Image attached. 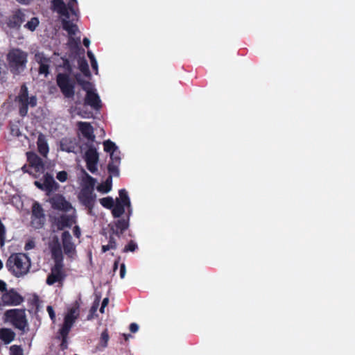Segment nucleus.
I'll use <instances>...</instances> for the list:
<instances>
[{
	"label": "nucleus",
	"mask_w": 355,
	"mask_h": 355,
	"mask_svg": "<svg viewBox=\"0 0 355 355\" xmlns=\"http://www.w3.org/2000/svg\"><path fill=\"white\" fill-rule=\"evenodd\" d=\"M112 186V175H109L103 183H101L97 187V190L100 192L106 193L111 191Z\"/></svg>",
	"instance_id": "c756f323"
},
{
	"label": "nucleus",
	"mask_w": 355,
	"mask_h": 355,
	"mask_svg": "<svg viewBox=\"0 0 355 355\" xmlns=\"http://www.w3.org/2000/svg\"><path fill=\"white\" fill-rule=\"evenodd\" d=\"M39 23L40 21L37 17H33L24 25V27L31 31H34L38 26Z\"/></svg>",
	"instance_id": "c9c22d12"
},
{
	"label": "nucleus",
	"mask_w": 355,
	"mask_h": 355,
	"mask_svg": "<svg viewBox=\"0 0 355 355\" xmlns=\"http://www.w3.org/2000/svg\"><path fill=\"white\" fill-rule=\"evenodd\" d=\"M3 262L0 259V270L3 268Z\"/></svg>",
	"instance_id": "69168bd1"
},
{
	"label": "nucleus",
	"mask_w": 355,
	"mask_h": 355,
	"mask_svg": "<svg viewBox=\"0 0 355 355\" xmlns=\"http://www.w3.org/2000/svg\"><path fill=\"white\" fill-rule=\"evenodd\" d=\"M73 235L76 238H80V236L81 235V232H80V227L76 225L73 227Z\"/></svg>",
	"instance_id": "09e8293b"
},
{
	"label": "nucleus",
	"mask_w": 355,
	"mask_h": 355,
	"mask_svg": "<svg viewBox=\"0 0 355 355\" xmlns=\"http://www.w3.org/2000/svg\"><path fill=\"white\" fill-rule=\"evenodd\" d=\"M5 63L3 60L0 58V83H3L6 81L7 71L3 68Z\"/></svg>",
	"instance_id": "4c0bfd02"
},
{
	"label": "nucleus",
	"mask_w": 355,
	"mask_h": 355,
	"mask_svg": "<svg viewBox=\"0 0 355 355\" xmlns=\"http://www.w3.org/2000/svg\"><path fill=\"white\" fill-rule=\"evenodd\" d=\"M120 152L116 151L110 154V163H114L116 164H120L121 163V157L119 155Z\"/></svg>",
	"instance_id": "79ce46f5"
},
{
	"label": "nucleus",
	"mask_w": 355,
	"mask_h": 355,
	"mask_svg": "<svg viewBox=\"0 0 355 355\" xmlns=\"http://www.w3.org/2000/svg\"><path fill=\"white\" fill-rule=\"evenodd\" d=\"M5 321L10 322L15 329L25 331L28 323L25 309H12L5 311Z\"/></svg>",
	"instance_id": "20e7f679"
},
{
	"label": "nucleus",
	"mask_w": 355,
	"mask_h": 355,
	"mask_svg": "<svg viewBox=\"0 0 355 355\" xmlns=\"http://www.w3.org/2000/svg\"><path fill=\"white\" fill-rule=\"evenodd\" d=\"M83 44L85 47H88L90 44V41L88 38L85 37L83 40Z\"/></svg>",
	"instance_id": "13d9d810"
},
{
	"label": "nucleus",
	"mask_w": 355,
	"mask_h": 355,
	"mask_svg": "<svg viewBox=\"0 0 355 355\" xmlns=\"http://www.w3.org/2000/svg\"><path fill=\"white\" fill-rule=\"evenodd\" d=\"M49 201L53 209L68 211L72 208L71 203L61 194H55Z\"/></svg>",
	"instance_id": "ddd939ff"
},
{
	"label": "nucleus",
	"mask_w": 355,
	"mask_h": 355,
	"mask_svg": "<svg viewBox=\"0 0 355 355\" xmlns=\"http://www.w3.org/2000/svg\"><path fill=\"white\" fill-rule=\"evenodd\" d=\"M87 56H88V58H89L90 62H91V61H92V60H96V58H95V57H94V54L92 53V51H87Z\"/></svg>",
	"instance_id": "bf43d9fd"
},
{
	"label": "nucleus",
	"mask_w": 355,
	"mask_h": 355,
	"mask_svg": "<svg viewBox=\"0 0 355 355\" xmlns=\"http://www.w3.org/2000/svg\"><path fill=\"white\" fill-rule=\"evenodd\" d=\"M78 126L85 138L91 141H94L95 135L94 134V128L89 122L80 121L78 123Z\"/></svg>",
	"instance_id": "aec40b11"
},
{
	"label": "nucleus",
	"mask_w": 355,
	"mask_h": 355,
	"mask_svg": "<svg viewBox=\"0 0 355 355\" xmlns=\"http://www.w3.org/2000/svg\"><path fill=\"white\" fill-rule=\"evenodd\" d=\"M120 261V257H118L117 259L114 261V265H113V270L115 272L118 269L119 263Z\"/></svg>",
	"instance_id": "6e6d98bb"
},
{
	"label": "nucleus",
	"mask_w": 355,
	"mask_h": 355,
	"mask_svg": "<svg viewBox=\"0 0 355 355\" xmlns=\"http://www.w3.org/2000/svg\"><path fill=\"white\" fill-rule=\"evenodd\" d=\"M123 336H124L125 340H128V337L131 336L130 334H128V335L127 334H123Z\"/></svg>",
	"instance_id": "338daca9"
},
{
	"label": "nucleus",
	"mask_w": 355,
	"mask_h": 355,
	"mask_svg": "<svg viewBox=\"0 0 355 355\" xmlns=\"http://www.w3.org/2000/svg\"><path fill=\"white\" fill-rule=\"evenodd\" d=\"M56 83L65 98H73L75 94V82L69 73H59L56 76Z\"/></svg>",
	"instance_id": "39448f33"
},
{
	"label": "nucleus",
	"mask_w": 355,
	"mask_h": 355,
	"mask_svg": "<svg viewBox=\"0 0 355 355\" xmlns=\"http://www.w3.org/2000/svg\"><path fill=\"white\" fill-rule=\"evenodd\" d=\"M109 340V334L107 330H104L101 335V343L103 347H107Z\"/></svg>",
	"instance_id": "a19ab883"
},
{
	"label": "nucleus",
	"mask_w": 355,
	"mask_h": 355,
	"mask_svg": "<svg viewBox=\"0 0 355 355\" xmlns=\"http://www.w3.org/2000/svg\"><path fill=\"white\" fill-rule=\"evenodd\" d=\"M130 331L132 332V333H135L138 331L139 329V326L136 323H131L130 324Z\"/></svg>",
	"instance_id": "603ef678"
},
{
	"label": "nucleus",
	"mask_w": 355,
	"mask_h": 355,
	"mask_svg": "<svg viewBox=\"0 0 355 355\" xmlns=\"http://www.w3.org/2000/svg\"><path fill=\"white\" fill-rule=\"evenodd\" d=\"M17 2L21 4H28L31 0H16Z\"/></svg>",
	"instance_id": "680f3d73"
},
{
	"label": "nucleus",
	"mask_w": 355,
	"mask_h": 355,
	"mask_svg": "<svg viewBox=\"0 0 355 355\" xmlns=\"http://www.w3.org/2000/svg\"><path fill=\"white\" fill-rule=\"evenodd\" d=\"M73 222L72 218L70 216L62 214L54 218L53 226L55 227L57 230H62L66 227H71Z\"/></svg>",
	"instance_id": "a211bd4d"
},
{
	"label": "nucleus",
	"mask_w": 355,
	"mask_h": 355,
	"mask_svg": "<svg viewBox=\"0 0 355 355\" xmlns=\"http://www.w3.org/2000/svg\"><path fill=\"white\" fill-rule=\"evenodd\" d=\"M61 148L62 150H65L67 152H71V150L70 149H65L63 146V144L61 145Z\"/></svg>",
	"instance_id": "0e129e2a"
},
{
	"label": "nucleus",
	"mask_w": 355,
	"mask_h": 355,
	"mask_svg": "<svg viewBox=\"0 0 355 355\" xmlns=\"http://www.w3.org/2000/svg\"><path fill=\"white\" fill-rule=\"evenodd\" d=\"M1 301L3 305L17 306L23 302L24 298L14 288H10L2 294Z\"/></svg>",
	"instance_id": "9d476101"
},
{
	"label": "nucleus",
	"mask_w": 355,
	"mask_h": 355,
	"mask_svg": "<svg viewBox=\"0 0 355 355\" xmlns=\"http://www.w3.org/2000/svg\"><path fill=\"white\" fill-rule=\"evenodd\" d=\"M101 205L107 209H112L114 207V200L112 197H105L100 199Z\"/></svg>",
	"instance_id": "e433bc0d"
},
{
	"label": "nucleus",
	"mask_w": 355,
	"mask_h": 355,
	"mask_svg": "<svg viewBox=\"0 0 355 355\" xmlns=\"http://www.w3.org/2000/svg\"><path fill=\"white\" fill-rule=\"evenodd\" d=\"M35 247V243L33 241H28L25 244V250H28Z\"/></svg>",
	"instance_id": "864d4df0"
},
{
	"label": "nucleus",
	"mask_w": 355,
	"mask_h": 355,
	"mask_svg": "<svg viewBox=\"0 0 355 355\" xmlns=\"http://www.w3.org/2000/svg\"><path fill=\"white\" fill-rule=\"evenodd\" d=\"M56 178L60 182H64L68 178V174L65 171H59L56 175Z\"/></svg>",
	"instance_id": "37998d69"
},
{
	"label": "nucleus",
	"mask_w": 355,
	"mask_h": 355,
	"mask_svg": "<svg viewBox=\"0 0 355 355\" xmlns=\"http://www.w3.org/2000/svg\"><path fill=\"white\" fill-rule=\"evenodd\" d=\"M125 272H126V269H125V265L124 263H121V267H120V277L121 278H124L125 275Z\"/></svg>",
	"instance_id": "3c124183"
},
{
	"label": "nucleus",
	"mask_w": 355,
	"mask_h": 355,
	"mask_svg": "<svg viewBox=\"0 0 355 355\" xmlns=\"http://www.w3.org/2000/svg\"><path fill=\"white\" fill-rule=\"evenodd\" d=\"M105 307H106V306H103V305H101V308H100V312H101V313H104V310H105Z\"/></svg>",
	"instance_id": "e2e57ef3"
},
{
	"label": "nucleus",
	"mask_w": 355,
	"mask_h": 355,
	"mask_svg": "<svg viewBox=\"0 0 355 355\" xmlns=\"http://www.w3.org/2000/svg\"><path fill=\"white\" fill-rule=\"evenodd\" d=\"M35 58L36 62L39 64V73L44 74L46 77L49 74L50 58H46L42 53H36Z\"/></svg>",
	"instance_id": "f3484780"
},
{
	"label": "nucleus",
	"mask_w": 355,
	"mask_h": 355,
	"mask_svg": "<svg viewBox=\"0 0 355 355\" xmlns=\"http://www.w3.org/2000/svg\"><path fill=\"white\" fill-rule=\"evenodd\" d=\"M99 159V155L95 147L89 146L85 153V160L87 168L92 173L97 171V164Z\"/></svg>",
	"instance_id": "6e6552de"
},
{
	"label": "nucleus",
	"mask_w": 355,
	"mask_h": 355,
	"mask_svg": "<svg viewBox=\"0 0 355 355\" xmlns=\"http://www.w3.org/2000/svg\"><path fill=\"white\" fill-rule=\"evenodd\" d=\"M51 3L52 9L61 16L69 19V12H71L73 15L76 17H78V10H76L74 8L75 5L77 4L76 0H70L67 6H66L63 0H53Z\"/></svg>",
	"instance_id": "423d86ee"
},
{
	"label": "nucleus",
	"mask_w": 355,
	"mask_h": 355,
	"mask_svg": "<svg viewBox=\"0 0 355 355\" xmlns=\"http://www.w3.org/2000/svg\"><path fill=\"white\" fill-rule=\"evenodd\" d=\"M15 338V333L9 328L0 329V340L5 344L10 343Z\"/></svg>",
	"instance_id": "b1692460"
},
{
	"label": "nucleus",
	"mask_w": 355,
	"mask_h": 355,
	"mask_svg": "<svg viewBox=\"0 0 355 355\" xmlns=\"http://www.w3.org/2000/svg\"><path fill=\"white\" fill-rule=\"evenodd\" d=\"M27 159L30 166L35 168L36 172H43L44 164L43 160L35 153H27Z\"/></svg>",
	"instance_id": "6ab92c4d"
},
{
	"label": "nucleus",
	"mask_w": 355,
	"mask_h": 355,
	"mask_svg": "<svg viewBox=\"0 0 355 355\" xmlns=\"http://www.w3.org/2000/svg\"><path fill=\"white\" fill-rule=\"evenodd\" d=\"M91 65L94 70L98 71V64L96 60L91 61Z\"/></svg>",
	"instance_id": "4d7b16f0"
},
{
	"label": "nucleus",
	"mask_w": 355,
	"mask_h": 355,
	"mask_svg": "<svg viewBox=\"0 0 355 355\" xmlns=\"http://www.w3.org/2000/svg\"><path fill=\"white\" fill-rule=\"evenodd\" d=\"M96 198V196L94 193L92 189L88 187H83L78 195L80 202L88 209L89 213H91L94 208Z\"/></svg>",
	"instance_id": "0eeeda50"
},
{
	"label": "nucleus",
	"mask_w": 355,
	"mask_h": 355,
	"mask_svg": "<svg viewBox=\"0 0 355 355\" xmlns=\"http://www.w3.org/2000/svg\"><path fill=\"white\" fill-rule=\"evenodd\" d=\"M34 184L42 191H44V182H41L40 181H35Z\"/></svg>",
	"instance_id": "5fc2aeb1"
},
{
	"label": "nucleus",
	"mask_w": 355,
	"mask_h": 355,
	"mask_svg": "<svg viewBox=\"0 0 355 355\" xmlns=\"http://www.w3.org/2000/svg\"><path fill=\"white\" fill-rule=\"evenodd\" d=\"M119 198L118 199L119 200V202L126 205V207L128 208V214L130 215L132 213L131 202L127 191L125 189H120L119 191Z\"/></svg>",
	"instance_id": "a878e982"
},
{
	"label": "nucleus",
	"mask_w": 355,
	"mask_h": 355,
	"mask_svg": "<svg viewBox=\"0 0 355 355\" xmlns=\"http://www.w3.org/2000/svg\"><path fill=\"white\" fill-rule=\"evenodd\" d=\"M31 261L30 257L25 253H12L6 262L8 270L15 277L26 275L30 270Z\"/></svg>",
	"instance_id": "f257e3e1"
},
{
	"label": "nucleus",
	"mask_w": 355,
	"mask_h": 355,
	"mask_svg": "<svg viewBox=\"0 0 355 355\" xmlns=\"http://www.w3.org/2000/svg\"><path fill=\"white\" fill-rule=\"evenodd\" d=\"M70 331V329H67L64 327H61L60 329L59 330V336H58L57 338L58 339H61L60 348L62 351L68 348V336Z\"/></svg>",
	"instance_id": "393cba45"
},
{
	"label": "nucleus",
	"mask_w": 355,
	"mask_h": 355,
	"mask_svg": "<svg viewBox=\"0 0 355 355\" xmlns=\"http://www.w3.org/2000/svg\"><path fill=\"white\" fill-rule=\"evenodd\" d=\"M22 170H23L24 172H28V171L26 169V166H24L22 167Z\"/></svg>",
	"instance_id": "774afa93"
},
{
	"label": "nucleus",
	"mask_w": 355,
	"mask_h": 355,
	"mask_svg": "<svg viewBox=\"0 0 355 355\" xmlns=\"http://www.w3.org/2000/svg\"><path fill=\"white\" fill-rule=\"evenodd\" d=\"M130 215L127 218H119L109 225L111 234L120 237L129 227Z\"/></svg>",
	"instance_id": "f8f14e48"
},
{
	"label": "nucleus",
	"mask_w": 355,
	"mask_h": 355,
	"mask_svg": "<svg viewBox=\"0 0 355 355\" xmlns=\"http://www.w3.org/2000/svg\"><path fill=\"white\" fill-rule=\"evenodd\" d=\"M62 28L66 31L69 35H73L78 30L76 24L68 20L66 17L62 19Z\"/></svg>",
	"instance_id": "cd10ccee"
},
{
	"label": "nucleus",
	"mask_w": 355,
	"mask_h": 355,
	"mask_svg": "<svg viewBox=\"0 0 355 355\" xmlns=\"http://www.w3.org/2000/svg\"><path fill=\"white\" fill-rule=\"evenodd\" d=\"M108 302H109V299L107 297H105L103 300L101 305H103V306H107L108 304Z\"/></svg>",
	"instance_id": "052dcab7"
},
{
	"label": "nucleus",
	"mask_w": 355,
	"mask_h": 355,
	"mask_svg": "<svg viewBox=\"0 0 355 355\" xmlns=\"http://www.w3.org/2000/svg\"><path fill=\"white\" fill-rule=\"evenodd\" d=\"M0 291H1L3 293L8 291L7 290V284L6 283L0 279Z\"/></svg>",
	"instance_id": "8fccbe9b"
},
{
	"label": "nucleus",
	"mask_w": 355,
	"mask_h": 355,
	"mask_svg": "<svg viewBox=\"0 0 355 355\" xmlns=\"http://www.w3.org/2000/svg\"><path fill=\"white\" fill-rule=\"evenodd\" d=\"M78 69L83 73V75L86 77H90L91 73L89 69V65L87 61L83 58H80L78 61Z\"/></svg>",
	"instance_id": "7c9ffc66"
},
{
	"label": "nucleus",
	"mask_w": 355,
	"mask_h": 355,
	"mask_svg": "<svg viewBox=\"0 0 355 355\" xmlns=\"http://www.w3.org/2000/svg\"><path fill=\"white\" fill-rule=\"evenodd\" d=\"M24 21L25 15L18 10L10 17L8 24L10 28H19Z\"/></svg>",
	"instance_id": "4be33fe9"
},
{
	"label": "nucleus",
	"mask_w": 355,
	"mask_h": 355,
	"mask_svg": "<svg viewBox=\"0 0 355 355\" xmlns=\"http://www.w3.org/2000/svg\"><path fill=\"white\" fill-rule=\"evenodd\" d=\"M76 80L79 85L82 87V89L84 91H87L89 89L92 88V83L85 80L82 78L81 75L80 73H76L75 75Z\"/></svg>",
	"instance_id": "2f4dec72"
},
{
	"label": "nucleus",
	"mask_w": 355,
	"mask_h": 355,
	"mask_svg": "<svg viewBox=\"0 0 355 355\" xmlns=\"http://www.w3.org/2000/svg\"><path fill=\"white\" fill-rule=\"evenodd\" d=\"M37 145L38 152L40 153V155L44 157H46L49 151V148L44 135L40 133L38 135Z\"/></svg>",
	"instance_id": "5701e85b"
},
{
	"label": "nucleus",
	"mask_w": 355,
	"mask_h": 355,
	"mask_svg": "<svg viewBox=\"0 0 355 355\" xmlns=\"http://www.w3.org/2000/svg\"><path fill=\"white\" fill-rule=\"evenodd\" d=\"M79 315L80 305L78 302H75L72 306L68 309L67 313L64 318V322L62 327L71 329V327L79 317Z\"/></svg>",
	"instance_id": "1a4fd4ad"
},
{
	"label": "nucleus",
	"mask_w": 355,
	"mask_h": 355,
	"mask_svg": "<svg viewBox=\"0 0 355 355\" xmlns=\"http://www.w3.org/2000/svg\"><path fill=\"white\" fill-rule=\"evenodd\" d=\"M32 223H37V227H41L44 223L45 216L42 206L38 202H35L32 207Z\"/></svg>",
	"instance_id": "dca6fc26"
},
{
	"label": "nucleus",
	"mask_w": 355,
	"mask_h": 355,
	"mask_svg": "<svg viewBox=\"0 0 355 355\" xmlns=\"http://www.w3.org/2000/svg\"><path fill=\"white\" fill-rule=\"evenodd\" d=\"M8 69L14 76L22 73L28 62V53L19 48L11 49L6 55Z\"/></svg>",
	"instance_id": "f03ea898"
},
{
	"label": "nucleus",
	"mask_w": 355,
	"mask_h": 355,
	"mask_svg": "<svg viewBox=\"0 0 355 355\" xmlns=\"http://www.w3.org/2000/svg\"><path fill=\"white\" fill-rule=\"evenodd\" d=\"M62 242L64 252L69 257H73L76 254V246L72 241V237L69 232L64 231L62 234Z\"/></svg>",
	"instance_id": "4468645a"
},
{
	"label": "nucleus",
	"mask_w": 355,
	"mask_h": 355,
	"mask_svg": "<svg viewBox=\"0 0 355 355\" xmlns=\"http://www.w3.org/2000/svg\"><path fill=\"white\" fill-rule=\"evenodd\" d=\"M98 304H99V299L97 298L94 300V302L90 309L91 313H94L97 311Z\"/></svg>",
	"instance_id": "de8ad7c7"
},
{
	"label": "nucleus",
	"mask_w": 355,
	"mask_h": 355,
	"mask_svg": "<svg viewBox=\"0 0 355 355\" xmlns=\"http://www.w3.org/2000/svg\"><path fill=\"white\" fill-rule=\"evenodd\" d=\"M116 248V242L114 235L111 234L109 237L108 244L102 246V252H105L110 250H115Z\"/></svg>",
	"instance_id": "72a5a7b5"
},
{
	"label": "nucleus",
	"mask_w": 355,
	"mask_h": 355,
	"mask_svg": "<svg viewBox=\"0 0 355 355\" xmlns=\"http://www.w3.org/2000/svg\"><path fill=\"white\" fill-rule=\"evenodd\" d=\"M119 164L109 162L107 165V171L110 174L109 175H112V177H118L119 175Z\"/></svg>",
	"instance_id": "f704fd0d"
},
{
	"label": "nucleus",
	"mask_w": 355,
	"mask_h": 355,
	"mask_svg": "<svg viewBox=\"0 0 355 355\" xmlns=\"http://www.w3.org/2000/svg\"><path fill=\"white\" fill-rule=\"evenodd\" d=\"M138 248L137 244L131 240L123 248V252H135Z\"/></svg>",
	"instance_id": "58836bf2"
},
{
	"label": "nucleus",
	"mask_w": 355,
	"mask_h": 355,
	"mask_svg": "<svg viewBox=\"0 0 355 355\" xmlns=\"http://www.w3.org/2000/svg\"><path fill=\"white\" fill-rule=\"evenodd\" d=\"M104 150L110 154L115 153L118 150V147L111 140L108 139L103 142Z\"/></svg>",
	"instance_id": "473e14b6"
},
{
	"label": "nucleus",
	"mask_w": 355,
	"mask_h": 355,
	"mask_svg": "<svg viewBox=\"0 0 355 355\" xmlns=\"http://www.w3.org/2000/svg\"><path fill=\"white\" fill-rule=\"evenodd\" d=\"M15 101L17 103L19 114L21 117H25L28 111V105L34 107L37 105V98L35 96H28V89L25 83L21 87L19 94L15 97Z\"/></svg>",
	"instance_id": "7ed1b4c3"
},
{
	"label": "nucleus",
	"mask_w": 355,
	"mask_h": 355,
	"mask_svg": "<svg viewBox=\"0 0 355 355\" xmlns=\"http://www.w3.org/2000/svg\"><path fill=\"white\" fill-rule=\"evenodd\" d=\"M126 205L119 202V199H116V204L112 208V214L114 218H120L125 212Z\"/></svg>",
	"instance_id": "c85d7f7f"
},
{
	"label": "nucleus",
	"mask_w": 355,
	"mask_h": 355,
	"mask_svg": "<svg viewBox=\"0 0 355 355\" xmlns=\"http://www.w3.org/2000/svg\"><path fill=\"white\" fill-rule=\"evenodd\" d=\"M64 266L54 265L51 270V273L48 275L46 283L49 285H53L55 283H62L66 275L64 271Z\"/></svg>",
	"instance_id": "9b49d317"
},
{
	"label": "nucleus",
	"mask_w": 355,
	"mask_h": 355,
	"mask_svg": "<svg viewBox=\"0 0 355 355\" xmlns=\"http://www.w3.org/2000/svg\"><path fill=\"white\" fill-rule=\"evenodd\" d=\"M52 255L55 261L54 265L64 266L63 255L59 243L52 249Z\"/></svg>",
	"instance_id": "bb28decb"
},
{
	"label": "nucleus",
	"mask_w": 355,
	"mask_h": 355,
	"mask_svg": "<svg viewBox=\"0 0 355 355\" xmlns=\"http://www.w3.org/2000/svg\"><path fill=\"white\" fill-rule=\"evenodd\" d=\"M85 104L89 105L91 107L96 110H100L102 107V103L100 99V96L92 88L86 91Z\"/></svg>",
	"instance_id": "2eb2a0df"
},
{
	"label": "nucleus",
	"mask_w": 355,
	"mask_h": 355,
	"mask_svg": "<svg viewBox=\"0 0 355 355\" xmlns=\"http://www.w3.org/2000/svg\"><path fill=\"white\" fill-rule=\"evenodd\" d=\"M86 176H87V184H88V185L87 187H88L89 189H92V191H94V187L95 185L96 180L88 174H86Z\"/></svg>",
	"instance_id": "c03bdc74"
},
{
	"label": "nucleus",
	"mask_w": 355,
	"mask_h": 355,
	"mask_svg": "<svg viewBox=\"0 0 355 355\" xmlns=\"http://www.w3.org/2000/svg\"><path fill=\"white\" fill-rule=\"evenodd\" d=\"M46 311L49 315V317L50 318L53 320V321H55V311L53 309V307L51 306H48L46 307Z\"/></svg>",
	"instance_id": "a18cd8bd"
},
{
	"label": "nucleus",
	"mask_w": 355,
	"mask_h": 355,
	"mask_svg": "<svg viewBox=\"0 0 355 355\" xmlns=\"http://www.w3.org/2000/svg\"><path fill=\"white\" fill-rule=\"evenodd\" d=\"M44 189L47 195L57 191L59 188V184L55 181L52 175L46 173L44 175Z\"/></svg>",
	"instance_id": "412c9836"
},
{
	"label": "nucleus",
	"mask_w": 355,
	"mask_h": 355,
	"mask_svg": "<svg viewBox=\"0 0 355 355\" xmlns=\"http://www.w3.org/2000/svg\"><path fill=\"white\" fill-rule=\"evenodd\" d=\"M63 67L69 73H71L72 71V67L70 64L69 60L65 59L63 60Z\"/></svg>",
	"instance_id": "49530a36"
},
{
	"label": "nucleus",
	"mask_w": 355,
	"mask_h": 355,
	"mask_svg": "<svg viewBox=\"0 0 355 355\" xmlns=\"http://www.w3.org/2000/svg\"><path fill=\"white\" fill-rule=\"evenodd\" d=\"M10 355H24L23 349L20 345H14L10 347Z\"/></svg>",
	"instance_id": "ea45409f"
}]
</instances>
